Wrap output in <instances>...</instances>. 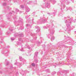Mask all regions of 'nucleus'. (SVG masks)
I'll return each mask as SVG.
<instances>
[{
    "mask_svg": "<svg viewBox=\"0 0 76 76\" xmlns=\"http://www.w3.org/2000/svg\"><path fill=\"white\" fill-rule=\"evenodd\" d=\"M19 58L20 59H22V57L21 56H20V57H19Z\"/></svg>",
    "mask_w": 76,
    "mask_h": 76,
    "instance_id": "72a5a7b5",
    "label": "nucleus"
},
{
    "mask_svg": "<svg viewBox=\"0 0 76 76\" xmlns=\"http://www.w3.org/2000/svg\"><path fill=\"white\" fill-rule=\"evenodd\" d=\"M7 18L8 19H10V18H9V17H8Z\"/></svg>",
    "mask_w": 76,
    "mask_h": 76,
    "instance_id": "864d4df0",
    "label": "nucleus"
},
{
    "mask_svg": "<svg viewBox=\"0 0 76 76\" xmlns=\"http://www.w3.org/2000/svg\"><path fill=\"white\" fill-rule=\"evenodd\" d=\"M25 48H28V49H29L30 50H32V48H31V47H29L28 45H25Z\"/></svg>",
    "mask_w": 76,
    "mask_h": 76,
    "instance_id": "9b49d317",
    "label": "nucleus"
},
{
    "mask_svg": "<svg viewBox=\"0 0 76 76\" xmlns=\"http://www.w3.org/2000/svg\"><path fill=\"white\" fill-rule=\"evenodd\" d=\"M10 31H13V29L11 28H10Z\"/></svg>",
    "mask_w": 76,
    "mask_h": 76,
    "instance_id": "2f4dec72",
    "label": "nucleus"
},
{
    "mask_svg": "<svg viewBox=\"0 0 76 76\" xmlns=\"http://www.w3.org/2000/svg\"><path fill=\"white\" fill-rule=\"evenodd\" d=\"M48 14H50V13H47Z\"/></svg>",
    "mask_w": 76,
    "mask_h": 76,
    "instance_id": "052dcab7",
    "label": "nucleus"
},
{
    "mask_svg": "<svg viewBox=\"0 0 76 76\" xmlns=\"http://www.w3.org/2000/svg\"><path fill=\"white\" fill-rule=\"evenodd\" d=\"M3 5L4 6H6V3H4Z\"/></svg>",
    "mask_w": 76,
    "mask_h": 76,
    "instance_id": "c9c22d12",
    "label": "nucleus"
},
{
    "mask_svg": "<svg viewBox=\"0 0 76 76\" xmlns=\"http://www.w3.org/2000/svg\"><path fill=\"white\" fill-rule=\"evenodd\" d=\"M35 28L38 29V30L36 31L37 32H40V28L38 26H36Z\"/></svg>",
    "mask_w": 76,
    "mask_h": 76,
    "instance_id": "6e6552de",
    "label": "nucleus"
},
{
    "mask_svg": "<svg viewBox=\"0 0 76 76\" xmlns=\"http://www.w3.org/2000/svg\"><path fill=\"white\" fill-rule=\"evenodd\" d=\"M32 3V2H31V1H29V2L28 3V4H31V3Z\"/></svg>",
    "mask_w": 76,
    "mask_h": 76,
    "instance_id": "e433bc0d",
    "label": "nucleus"
},
{
    "mask_svg": "<svg viewBox=\"0 0 76 76\" xmlns=\"http://www.w3.org/2000/svg\"><path fill=\"white\" fill-rule=\"evenodd\" d=\"M0 35H2V33L1 32H0Z\"/></svg>",
    "mask_w": 76,
    "mask_h": 76,
    "instance_id": "79ce46f5",
    "label": "nucleus"
},
{
    "mask_svg": "<svg viewBox=\"0 0 76 76\" xmlns=\"http://www.w3.org/2000/svg\"><path fill=\"white\" fill-rule=\"evenodd\" d=\"M26 12H28L30 11V9H29V8L28 7H27L26 8Z\"/></svg>",
    "mask_w": 76,
    "mask_h": 76,
    "instance_id": "ddd939ff",
    "label": "nucleus"
},
{
    "mask_svg": "<svg viewBox=\"0 0 76 76\" xmlns=\"http://www.w3.org/2000/svg\"><path fill=\"white\" fill-rule=\"evenodd\" d=\"M18 30H19V29H18Z\"/></svg>",
    "mask_w": 76,
    "mask_h": 76,
    "instance_id": "338daca9",
    "label": "nucleus"
},
{
    "mask_svg": "<svg viewBox=\"0 0 76 76\" xmlns=\"http://www.w3.org/2000/svg\"><path fill=\"white\" fill-rule=\"evenodd\" d=\"M43 1L45 2L41 5L42 8H45V7L50 8V2H49L47 1L46 0H43Z\"/></svg>",
    "mask_w": 76,
    "mask_h": 76,
    "instance_id": "7ed1b4c3",
    "label": "nucleus"
},
{
    "mask_svg": "<svg viewBox=\"0 0 76 76\" xmlns=\"http://www.w3.org/2000/svg\"><path fill=\"white\" fill-rule=\"evenodd\" d=\"M72 75H73V76H75V75H76V74H74V73H73Z\"/></svg>",
    "mask_w": 76,
    "mask_h": 76,
    "instance_id": "58836bf2",
    "label": "nucleus"
},
{
    "mask_svg": "<svg viewBox=\"0 0 76 76\" xmlns=\"http://www.w3.org/2000/svg\"><path fill=\"white\" fill-rule=\"evenodd\" d=\"M19 19H20L18 20L17 22L15 21L14 23L15 26H18L19 25V23L20 24H23V20L22 19L20 18Z\"/></svg>",
    "mask_w": 76,
    "mask_h": 76,
    "instance_id": "39448f33",
    "label": "nucleus"
},
{
    "mask_svg": "<svg viewBox=\"0 0 76 76\" xmlns=\"http://www.w3.org/2000/svg\"><path fill=\"white\" fill-rule=\"evenodd\" d=\"M5 61L6 62H7V65H8L9 64V62L7 61V59H5Z\"/></svg>",
    "mask_w": 76,
    "mask_h": 76,
    "instance_id": "412c9836",
    "label": "nucleus"
},
{
    "mask_svg": "<svg viewBox=\"0 0 76 76\" xmlns=\"http://www.w3.org/2000/svg\"><path fill=\"white\" fill-rule=\"evenodd\" d=\"M16 45L17 47H18V45H21V46H22V44H21V42H17V45Z\"/></svg>",
    "mask_w": 76,
    "mask_h": 76,
    "instance_id": "f8f14e48",
    "label": "nucleus"
},
{
    "mask_svg": "<svg viewBox=\"0 0 76 76\" xmlns=\"http://www.w3.org/2000/svg\"><path fill=\"white\" fill-rule=\"evenodd\" d=\"M37 43H38L39 44H40V42H38Z\"/></svg>",
    "mask_w": 76,
    "mask_h": 76,
    "instance_id": "49530a36",
    "label": "nucleus"
},
{
    "mask_svg": "<svg viewBox=\"0 0 76 76\" xmlns=\"http://www.w3.org/2000/svg\"><path fill=\"white\" fill-rule=\"evenodd\" d=\"M56 72H53L52 73V75H55V74H56Z\"/></svg>",
    "mask_w": 76,
    "mask_h": 76,
    "instance_id": "b1692460",
    "label": "nucleus"
},
{
    "mask_svg": "<svg viewBox=\"0 0 76 76\" xmlns=\"http://www.w3.org/2000/svg\"><path fill=\"white\" fill-rule=\"evenodd\" d=\"M18 35L19 37H23V35L22 33H21L19 34H18V33H16L14 35L15 37L17 36H18Z\"/></svg>",
    "mask_w": 76,
    "mask_h": 76,
    "instance_id": "423d86ee",
    "label": "nucleus"
},
{
    "mask_svg": "<svg viewBox=\"0 0 76 76\" xmlns=\"http://www.w3.org/2000/svg\"><path fill=\"white\" fill-rule=\"evenodd\" d=\"M31 65L34 67L35 66V64L34 63H33L31 64Z\"/></svg>",
    "mask_w": 76,
    "mask_h": 76,
    "instance_id": "4be33fe9",
    "label": "nucleus"
},
{
    "mask_svg": "<svg viewBox=\"0 0 76 76\" xmlns=\"http://www.w3.org/2000/svg\"><path fill=\"white\" fill-rule=\"evenodd\" d=\"M28 16L27 15V16H26V18H28Z\"/></svg>",
    "mask_w": 76,
    "mask_h": 76,
    "instance_id": "a18cd8bd",
    "label": "nucleus"
},
{
    "mask_svg": "<svg viewBox=\"0 0 76 76\" xmlns=\"http://www.w3.org/2000/svg\"><path fill=\"white\" fill-rule=\"evenodd\" d=\"M71 1H72V3H74V1L73 0H71Z\"/></svg>",
    "mask_w": 76,
    "mask_h": 76,
    "instance_id": "ea45409f",
    "label": "nucleus"
},
{
    "mask_svg": "<svg viewBox=\"0 0 76 76\" xmlns=\"http://www.w3.org/2000/svg\"><path fill=\"white\" fill-rule=\"evenodd\" d=\"M58 75L59 74H60V76H61V73H60V72H58Z\"/></svg>",
    "mask_w": 76,
    "mask_h": 76,
    "instance_id": "7c9ffc66",
    "label": "nucleus"
},
{
    "mask_svg": "<svg viewBox=\"0 0 76 76\" xmlns=\"http://www.w3.org/2000/svg\"><path fill=\"white\" fill-rule=\"evenodd\" d=\"M31 35V36H32V37H33V36H34L35 35V34H33L32 33H31L30 34Z\"/></svg>",
    "mask_w": 76,
    "mask_h": 76,
    "instance_id": "f3484780",
    "label": "nucleus"
},
{
    "mask_svg": "<svg viewBox=\"0 0 76 76\" xmlns=\"http://www.w3.org/2000/svg\"><path fill=\"white\" fill-rule=\"evenodd\" d=\"M56 65H58V64H59V63L57 64V63H56Z\"/></svg>",
    "mask_w": 76,
    "mask_h": 76,
    "instance_id": "8fccbe9b",
    "label": "nucleus"
},
{
    "mask_svg": "<svg viewBox=\"0 0 76 76\" xmlns=\"http://www.w3.org/2000/svg\"><path fill=\"white\" fill-rule=\"evenodd\" d=\"M46 72H50V70L48 69H47L46 70Z\"/></svg>",
    "mask_w": 76,
    "mask_h": 76,
    "instance_id": "a878e982",
    "label": "nucleus"
},
{
    "mask_svg": "<svg viewBox=\"0 0 76 76\" xmlns=\"http://www.w3.org/2000/svg\"><path fill=\"white\" fill-rule=\"evenodd\" d=\"M34 19L33 18L32 19V20L33 22H34Z\"/></svg>",
    "mask_w": 76,
    "mask_h": 76,
    "instance_id": "4c0bfd02",
    "label": "nucleus"
},
{
    "mask_svg": "<svg viewBox=\"0 0 76 76\" xmlns=\"http://www.w3.org/2000/svg\"><path fill=\"white\" fill-rule=\"evenodd\" d=\"M19 13H22V12L20 11Z\"/></svg>",
    "mask_w": 76,
    "mask_h": 76,
    "instance_id": "603ef678",
    "label": "nucleus"
},
{
    "mask_svg": "<svg viewBox=\"0 0 76 76\" xmlns=\"http://www.w3.org/2000/svg\"><path fill=\"white\" fill-rule=\"evenodd\" d=\"M55 13L54 12H53V13L52 14V15H53V16H55Z\"/></svg>",
    "mask_w": 76,
    "mask_h": 76,
    "instance_id": "c85d7f7f",
    "label": "nucleus"
},
{
    "mask_svg": "<svg viewBox=\"0 0 76 76\" xmlns=\"http://www.w3.org/2000/svg\"><path fill=\"white\" fill-rule=\"evenodd\" d=\"M50 1H52V4H54L55 3H56V0H50Z\"/></svg>",
    "mask_w": 76,
    "mask_h": 76,
    "instance_id": "2eb2a0df",
    "label": "nucleus"
},
{
    "mask_svg": "<svg viewBox=\"0 0 76 76\" xmlns=\"http://www.w3.org/2000/svg\"><path fill=\"white\" fill-rule=\"evenodd\" d=\"M72 20H73V19L70 18L69 21H68L67 20H66L65 21L66 25L67 26V27H65L64 29L66 31H68V34H70V32L71 27L70 25V24L72 23Z\"/></svg>",
    "mask_w": 76,
    "mask_h": 76,
    "instance_id": "f257e3e1",
    "label": "nucleus"
},
{
    "mask_svg": "<svg viewBox=\"0 0 76 76\" xmlns=\"http://www.w3.org/2000/svg\"><path fill=\"white\" fill-rule=\"evenodd\" d=\"M15 65H16L17 64V63H15Z\"/></svg>",
    "mask_w": 76,
    "mask_h": 76,
    "instance_id": "09e8293b",
    "label": "nucleus"
},
{
    "mask_svg": "<svg viewBox=\"0 0 76 76\" xmlns=\"http://www.w3.org/2000/svg\"><path fill=\"white\" fill-rule=\"evenodd\" d=\"M14 19H15V18H14Z\"/></svg>",
    "mask_w": 76,
    "mask_h": 76,
    "instance_id": "680f3d73",
    "label": "nucleus"
},
{
    "mask_svg": "<svg viewBox=\"0 0 76 76\" xmlns=\"http://www.w3.org/2000/svg\"><path fill=\"white\" fill-rule=\"evenodd\" d=\"M12 12L13 13H15V12H14V11H12Z\"/></svg>",
    "mask_w": 76,
    "mask_h": 76,
    "instance_id": "6e6d98bb",
    "label": "nucleus"
},
{
    "mask_svg": "<svg viewBox=\"0 0 76 76\" xmlns=\"http://www.w3.org/2000/svg\"><path fill=\"white\" fill-rule=\"evenodd\" d=\"M48 31L50 34H47V36L48 38H50V36H52L54 32V28H50L48 30Z\"/></svg>",
    "mask_w": 76,
    "mask_h": 76,
    "instance_id": "20e7f679",
    "label": "nucleus"
},
{
    "mask_svg": "<svg viewBox=\"0 0 76 76\" xmlns=\"http://www.w3.org/2000/svg\"><path fill=\"white\" fill-rule=\"evenodd\" d=\"M20 7H21V8L22 9H23L24 7V6L23 5H21L20 6Z\"/></svg>",
    "mask_w": 76,
    "mask_h": 76,
    "instance_id": "5701e85b",
    "label": "nucleus"
},
{
    "mask_svg": "<svg viewBox=\"0 0 76 76\" xmlns=\"http://www.w3.org/2000/svg\"><path fill=\"white\" fill-rule=\"evenodd\" d=\"M64 74V73H63V74Z\"/></svg>",
    "mask_w": 76,
    "mask_h": 76,
    "instance_id": "69168bd1",
    "label": "nucleus"
},
{
    "mask_svg": "<svg viewBox=\"0 0 76 76\" xmlns=\"http://www.w3.org/2000/svg\"><path fill=\"white\" fill-rule=\"evenodd\" d=\"M55 38H54V36L52 37V38L51 39V41H52V40H54V39Z\"/></svg>",
    "mask_w": 76,
    "mask_h": 76,
    "instance_id": "a211bd4d",
    "label": "nucleus"
},
{
    "mask_svg": "<svg viewBox=\"0 0 76 76\" xmlns=\"http://www.w3.org/2000/svg\"><path fill=\"white\" fill-rule=\"evenodd\" d=\"M67 9H70V10H72V9L70 7H69V8H67Z\"/></svg>",
    "mask_w": 76,
    "mask_h": 76,
    "instance_id": "bb28decb",
    "label": "nucleus"
},
{
    "mask_svg": "<svg viewBox=\"0 0 76 76\" xmlns=\"http://www.w3.org/2000/svg\"><path fill=\"white\" fill-rule=\"evenodd\" d=\"M15 12H19V10L18 9H16Z\"/></svg>",
    "mask_w": 76,
    "mask_h": 76,
    "instance_id": "393cba45",
    "label": "nucleus"
},
{
    "mask_svg": "<svg viewBox=\"0 0 76 76\" xmlns=\"http://www.w3.org/2000/svg\"><path fill=\"white\" fill-rule=\"evenodd\" d=\"M0 73H2V72L0 71Z\"/></svg>",
    "mask_w": 76,
    "mask_h": 76,
    "instance_id": "3c124183",
    "label": "nucleus"
},
{
    "mask_svg": "<svg viewBox=\"0 0 76 76\" xmlns=\"http://www.w3.org/2000/svg\"><path fill=\"white\" fill-rule=\"evenodd\" d=\"M38 52H36L34 54V58H37V56H38Z\"/></svg>",
    "mask_w": 76,
    "mask_h": 76,
    "instance_id": "9d476101",
    "label": "nucleus"
},
{
    "mask_svg": "<svg viewBox=\"0 0 76 76\" xmlns=\"http://www.w3.org/2000/svg\"><path fill=\"white\" fill-rule=\"evenodd\" d=\"M65 74H64V75H67V72L65 71Z\"/></svg>",
    "mask_w": 76,
    "mask_h": 76,
    "instance_id": "f704fd0d",
    "label": "nucleus"
},
{
    "mask_svg": "<svg viewBox=\"0 0 76 76\" xmlns=\"http://www.w3.org/2000/svg\"><path fill=\"white\" fill-rule=\"evenodd\" d=\"M12 13L11 12H10L9 14H8V17H10L11 16V15H12Z\"/></svg>",
    "mask_w": 76,
    "mask_h": 76,
    "instance_id": "aec40b11",
    "label": "nucleus"
},
{
    "mask_svg": "<svg viewBox=\"0 0 76 76\" xmlns=\"http://www.w3.org/2000/svg\"><path fill=\"white\" fill-rule=\"evenodd\" d=\"M66 3H69V2L68 1H67V0L66 1Z\"/></svg>",
    "mask_w": 76,
    "mask_h": 76,
    "instance_id": "37998d69",
    "label": "nucleus"
},
{
    "mask_svg": "<svg viewBox=\"0 0 76 76\" xmlns=\"http://www.w3.org/2000/svg\"><path fill=\"white\" fill-rule=\"evenodd\" d=\"M26 27L27 28H31V26L29 24H27L26 25Z\"/></svg>",
    "mask_w": 76,
    "mask_h": 76,
    "instance_id": "4468645a",
    "label": "nucleus"
},
{
    "mask_svg": "<svg viewBox=\"0 0 76 76\" xmlns=\"http://www.w3.org/2000/svg\"><path fill=\"white\" fill-rule=\"evenodd\" d=\"M20 64L21 65V64Z\"/></svg>",
    "mask_w": 76,
    "mask_h": 76,
    "instance_id": "0e129e2a",
    "label": "nucleus"
},
{
    "mask_svg": "<svg viewBox=\"0 0 76 76\" xmlns=\"http://www.w3.org/2000/svg\"><path fill=\"white\" fill-rule=\"evenodd\" d=\"M2 27H4V26H2Z\"/></svg>",
    "mask_w": 76,
    "mask_h": 76,
    "instance_id": "4d7b16f0",
    "label": "nucleus"
},
{
    "mask_svg": "<svg viewBox=\"0 0 76 76\" xmlns=\"http://www.w3.org/2000/svg\"><path fill=\"white\" fill-rule=\"evenodd\" d=\"M15 68H16V67H15Z\"/></svg>",
    "mask_w": 76,
    "mask_h": 76,
    "instance_id": "e2e57ef3",
    "label": "nucleus"
},
{
    "mask_svg": "<svg viewBox=\"0 0 76 76\" xmlns=\"http://www.w3.org/2000/svg\"><path fill=\"white\" fill-rule=\"evenodd\" d=\"M34 39H37V37H35Z\"/></svg>",
    "mask_w": 76,
    "mask_h": 76,
    "instance_id": "de8ad7c7",
    "label": "nucleus"
},
{
    "mask_svg": "<svg viewBox=\"0 0 76 76\" xmlns=\"http://www.w3.org/2000/svg\"><path fill=\"white\" fill-rule=\"evenodd\" d=\"M11 39L12 41H13V40H15V39L13 38H11Z\"/></svg>",
    "mask_w": 76,
    "mask_h": 76,
    "instance_id": "c756f323",
    "label": "nucleus"
},
{
    "mask_svg": "<svg viewBox=\"0 0 76 76\" xmlns=\"http://www.w3.org/2000/svg\"><path fill=\"white\" fill-rule=\"evenodd\" d=\"M34 3H35V4H37V2L36 1L34 2Z\"/></svg>",
    "mask_w": 76,
    "mask_h": 76,
    "instance_id": "c03bdc74",
    "label": "nucleus"
},
{
    "mask_svg": "<svg viewBox=\"0 0 76 76\" xmlns=\"http://www.w3.org/2000/svg\"><path fill=\"white\" fill-rule=\"evenodd\" d=\"M22 28V27H20V29H24V28Z\"/></svg>",
    "mask_w": 76,
    "mask_h": 76,
    "instance_id": "a19ab883",
    "label": "nucleus"
},
{
    "mask_svg": "<svg viewBox=\"0 0 76 76\" xmlns=\"http://www.w3.org/2000/svg\"><path fill=\"white\" fill-rule=\"evenodd\" d=\"M20 51H23V48H22L20 50Z\"/></svg>",
    "mask_w": 76,
    "mask_h": 76,
    "instance_id": "cd10ccee",
    "label": "nucleus"
},
{
    "mask_svg": "<svg viewBox=\"0 0 76 76\" xmlns=\"http://www.w3.org/2000/svg\"><path fill=\"white\" fill-rule=\"evenodd\" d=\"M36 60V62H37L38 61V60H37H37Z\"/></svg>",
    "mask_w": 76,
    "mask_h": 76,
    "instance_id": "13d9d810",
    "label": "nucleus"
},
{
    "mask_svg": "<svg viewBox=\"0 0 76 76\" xmlns=\"http://www.w3.org/2000/svg\"><path fill=\"white\" fill-rule=\"evenodd\" d=\"M61 10H62V9H64V7H65V5H64V4H63V3L61 2Z\"/></svg>",
    "mask_w": 76,
    "mask_h": 76,
    "instance_id": "1a4fd4ad",
    "label": "nucleus"
},
{
    "mask_svg": "<svg viewBox=\"0 0 76 76\" xmlns=\"http://www.w3.org/2000/svg\"><path fill=\"white\" fill-rule=\"evenodd\" d=\"M9 53V51L8 50H6L4 51L3 52H2V53L3 54H5L6 56H7V55H8V54Z\"/></svg>",
    "mask_w": 76,
    "mask_h": 76,
    "instance_id": "0eeeda50",
    "label": "nucleus"
},
{
    "mask_svg": "<svg viewBox=\"0 0 76 76\" xmlns=\"http://www.w3.org/2000/svg\"><path fill=\"white\" fill-rule=\"evenodd\" d=\"M43 28L44 29H47V27H46V26L43 27Z\"/></svg>",
    "mask_w": 76,
    "mask_h": 76,
    "instance_id": "473e14b6",
    "label": "nucleus"
},
{
    "mask_svg": "<svg viewBox=\"0 0 76 76\" xmlns=\"http://www.w3.org/2000/svg\"><path fill=\"white\" fill-rule=\"evenodd\" d=\"M50 22L52 23V20H50Z\"/></svg>",
    "mask_w": 76,
    "mask_h": 76,
    "instance_id": "bf43d9fd",
    "label": "nucleus"
},
{
    "mask_svg": "<svg viewBox=\"0 0 76 76\" xmlns=\"http://www.w3.org/2000/svg\"><path fill=\"white\" fill-rule=\"evenodd\" d=\"M70 18V17H69V16H68V17H67V18Z\"/></svg>",
    "mask_w": 76,
    "mask_h": 76,
    "instance_id": "5fc2aeb1",
    "label": "nucleus"
},
{
    "mask_svg": "<svg viewBox=\"0 0 76 76\" xmlns=\"http://www.w3.org/2000/svg\"><path fill=\"white\" fill-rule=\"evenodd\" d=\"M44 17L43 18H41L40 20H38L37 22V24H41L44 23L45 22H47V18H46L44 15H43Z\"/></svg>",
    "mask_w": 76,
    "mask_h": 76,
    "instance_id": "f03ea898",
    "label": "nucleus"
},
{
    "mask_svg": "<svg viewBox=\"0 0 76 76\" xmlns=\"http://www.w3.org/2000/svg\"><path fill=\"white\" fill-rule=\"evenodd\" d=\"M18 40L19 41H20V42H25V41L22 40L20 38H19Z\"/></svg>",
    "mask_w": 76,
    "mask_h": 76,
    "instance_id": "dca6fc26",
    "label": "nucleus"
},
{
    "mask_svg": "<svg viewBox=\"0 0 76 76\" xmlns=\"http://www.w3.org/2000/svg\"><path fill=\"white\" fill-rule=\"evenodd\" d=\"M24 72H25V71H22V72L21 73V75H24Z\"/></svg>",
    "mask_w": 76,
    "mask_h": 76,
    "instance_id": "6ab92c4d",
    "label": "nucleus"
}]
</instances>
